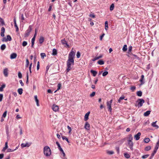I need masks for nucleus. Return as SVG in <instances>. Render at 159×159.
I'll list each match as a JSON object with an SVG mask.
<instances>
[{"instance_id": "1", "label": "nucleus", "mask_w": 159, "mask_h": 159, "mask_svg": "<svg viewBox=\"0 0 159 159\" xmlns=\"http://www.w3.org/2000/svg\"><path fill=\"white\" fill-rule=\"evenodd\" d=\"M43 152L44 155L47 157L50 156L51 154V151L48 146H45L44 147Z\"/></svg>"}, {"instance_id": "2", "label": "nucleus", "mask_w": 159, "mask_h": 159, "mask_svg": "<svg viewBox=\"0 0 159 159\" xmlns=\"http://www.w3.org/2000/svg\"><path fill=\"white\" fill-rule=\"evenodd\" d=\"M66 62L67 66V72H68L72 69V67L71 66H73L74 64V60H71L70 59H68Z\"/></svg>"}, {"instance_id": "3", "label": "nucleus", "mask_w": 159, "mask_h": 159, "mask_svg": "<svg viewBox=\"0 0 159 159\" xmlns=\"http://www.w3.org/2000/svg\"><path fill=\"white\" fill-rule=\"evenodd\" d=\"M144 102V100L142 98L138 99L137 101L138 102L137 106L139 107H142Z\"/></svg>"}, {"instance_id": "4", "label": "nucleus", "mask_w": 159, "mask_h": 159, "mask_svg": "<svg viewBox=\"0 0 159 159\" xmlns=\"http://www.w3.org/2000/svg\"><path fill=\"white\" fill-rule=\"evenodd\" d=\"M75 54V53L73 51L71 50L69 55L68 59H70L71 60H74V58Z\"/></svg>"}, {"instance_id": "5", "label": "nucleus", "mask_w": 159, "mask_h": 159, "mask_svg": "<svg viewBox=\"0 0 159 159\" xmlns=\"http://www.w3.org/2000/svg\"><path fill=\"white\" fill-rule=\"evenodd\" d=\"M32 30V26L31 25H30L28 29L26 31L25 34V37H27L29 36L30 34V33Z\"/></svg>"}, {"instance_id": "6", "label": "nucleus", "mask_w": 159, "mask_h": 159, "mask_svg": "<svg viewBox=\"0 0 159 159\" xmlns=\"http://www.w3.org/2000/svg\"><path fill=\"white\" fill-rule=\"evenodd\" d=\"M141 134V133L139 132L134 136V138L136 140H138L139 139Z\"/></svg>"}, {"instance_id": "7", "label": "nucleus", "mask_w": 159, "mask_h": 159, "mask_svg": "<svg viewBox=\"0 0 159 159\" xmlns=\"http://www.w3.org/2000/svg\"><path fill=\"white\" fill-rule=\"evenodd\" d=\"M53 110L55 111H57L58 110V107L57 105L54 104L52 107Z\"/></svg>"}, {"instance_id": "8", "label": "nucleus", "mask_w": 159, "mask_h": 159, "mask_svg": "<svg viewBox=\"0 0 159 159\" xmlns=\"http://www.w3.org/2000/svg\"><path fill=\"white\" fill-rule=\"evenodd\" d=\"M31 145L30 143H23L21 145V146L22 148H24L25 147H29Z\"/></svg>"}, {"instance_id": "9", "label": "nucleus", "mask_w": 159, "mask_h": 159, "mask_svg": "<svg viewBox=\"0 0 159 159\" xmlns=\"http://www.w3.org/2000/svg\"><path fill=\"white\" fill-rule=\"evenodd\" d=\"M144 75H142L141 76V78L139 80V81L141 82L140 85H143L144 83Z\"/></svg>"}, {"instance_id": "10", "label": "nucleus", "mask_w": 159, "mask_h": 159, "mask_svg": "<svg viewBox=\"0 0 159 159\" xmlns=\"http://www.w3.org/2000/svg\"><path fill=\"white\" fill-rule=\"evenodd\" d=\"M5 31V29L4 27H2L1 28V35L2 37H3L4 36V33Z\"/></svg>"}, {"instance_id": "11", "label": "nucleus", "mask_w": 159, "mask_h": 159, "mask_svg": "<svg viewBox=\"0 0 159 159\" xmlns=\"http://www.w3.org/2000/svg\"><path fill=\"white\" fill-rule=\"evenodd\" d=\"M8 70L7 68H6L4 69L3 74L5 77H7L8 75Z\"/></svg>"}, {"instance_id": "12", "label": "nucleus", "mask_w": 159, "mask_h": 159, "mask_svg": "<svg viewBox=\"0 0 159 159\" xmlns=\"http://www.w3.org/2000/svg\"><path fill=\"white\" fill-rule=\"evenodd\" d=\"M61 42L62 44L63 45H65L67 47H69V45L67 44L66 41L65 40V39L62 40H61Z\"/></svg>"}, {"instance_id": "13", "label": "nucleus", "mask_w": 159, "mask_h": 159, "mask_svg": "<svg viewBox=\"0 0 159 159\" xmlns=\"http://www.w3.org/2000/svg\"><path fill=\"white\" fill-rule=\"evenodd\" d=\"M128 143L129 148L131 149H133V143L132 141H128Z\"/></svg>"}, {"instance_id": "14", "label": "nucleus", "mask_w": 159, "mask_h": 159, "mask_svg": "<svg viewBox=\"0 0 159 159\" xmlns=\"http://www.w3.org/2000/svg\"><path fill=\"white\" fill-rule=\"evenodd\" d=\"M90 112V111H88L87 113H86L85 116H84V120L85 121H87L89 119V114Z\"/></svg>"}, {"instance_id": "15", "label": "nucleus", "mask_w": 159, "mask_h": 159, "mask_svg": "<svg viewBox=\"0 0 159 159\" xmlns=\"http://www.w3.org/2000/svg\"><path fill=\"white\" fill-rule=\"evenodd\" d=\"M17 56V54L15 53H13L11 55L10 58L11 59H14Z\"/></svg>"}, {"instance_id": "16", "label": "nucleus", "mask_w": 159, "mask_h": 159, "mask_svg": "<svg viewBox=\"0 0 159 159\" xmlns=\"http://www.w3.org/2000/svg\"><path fill=\"white\" fill-rule=\"evenodd\" d=\"M89 128L90 125L87 122H86L84 128L87 130H89Z\"/></svg>"}, {"instance_id": "17", "label": "nucleus", "mask_w": 159, "mask_h": 159, "mask_svg": "<svg viewBox=\"0 0 159 159\" xmlns=\"http://www.w3.org/2000/svg\"><path fill=\"white\" fill-rule=\"evenodd\" d=\"M35 101L36 102V105L37 106H39V101L37 98V95H35L34 96Z\"/></svg>"}, {"instance_id": "18", "label": "nucleus", "mask_w": 159, "mask_h": 159, "mask_svg": "<svg viewBox=\"0 0 159 159\" xmlns=\"http://www.w3.org/2000/svg\"><path fill=\"white\" fill-rule=\"evenodd\" d=\"M107 106L108 109H109L110 111L111 112L112 110V109L111 107V104L110 103H109L107 102Z\"/></svg>"}, {"instance_id": "19", "label": "nucleus", "mask_w": 159, "mask_h": 159, "mask_svg": "<svg viewBox=\"0 0 159 159\" xmlns=\"http://www.w3.org/2000/svg\"><path fill=\"white\" fill-rule=\"evenodd\" d=\"M157 121H156L155 122H153L152 124V126L153 127H155L156 129H158L159 128L158 126L156 124V123Z\"/></svg>"}, {"instance_id": "20", "label": "nucleus", "mask_w": 159, "mask_h": 159, "mask_svg": "<svg viewBox=\"0 0 159 159\" xmlns=\"http://www.w3.org/2000/svg\"><path fill=\"white\" fill-rule=\"evenodd\" d=\"M90 72L92 74L93 76L94 77L97 74V72L96 71L93 70H91Z\"/></svg>"}, {"instance_id": "21", "label": "nucleus", "mask_w": 159, "mask_h": 159, "mask_svg": "<svg viewBox=\"0 0 159 159\" xmlns=\"http://www.w3.org/2000/svg\"><path fill=\"white\" fill-rule=\"evenodd\" d=\"M44 40V38L42 36H41L39 39V42L41 44L43 42Z\"/></svg>"}, {"instance_id": "22", "label": "nucleus", "mask_w": 159, "mask_h": 159, "mask_svg": "<svg viewBox=\"0 0 159 159\" xmlns=\"http://www.w3.org/2000/svg\"><path fill=\"white\" fill-rule=\"evenodd\" d=\"M150 111H148L144 113L143 115L145 116H147L150 114Z\"/></svg>"}, {"instance_id": "23", "label": "nucleus", "mask_w": 159, "mask_h": 159, "mask_svg": "<svg viewBox=\"0 0 159 159\" xmlns=\"http://www.w3.org/2000/svg\"><path fill=\"white\" fill-rule=\"evenodd\" d=\"M56 144H57V145L58 146V148L59 149V150L60 151H62V149L61 148L59 142L57 141L56 142Z\"/></svg>"}, {"instance_id": "24", "label": "nucleus", "mask_w": 159, "mask_h": 159, "mask_svg": "<svg viewBox=\"0 0 159 159\" xmlns=\"http://www.w3.org/2000/svg\"><path fill=\"white\" fill-rule=\"evenodd\" d=\"M105 29L106 30H107L108 29V22L107 21H106L105 22Z\"/></svg>"}, {"instance_id": "25", "label": "nucleus", "mask_w": 159, "mask_h": 159, "mask_svg": "<svg viewBox=\"0 0 159 159\" xmlns=\"http://www.w3.org/2000/svg\"><path fill=\"white\" fill-rule=\"evenodd\" d=\"M17 91L19 94L21 95L23 93V89L22 88H19L18 89Z\"/></svg>"}, {"instance_id": "26", "label": "nucleus", "mask_w": 159, "mask_h": 159, "mask_svg": "<svg viewBox=\"0 0 159 159\" xmlns=\"http://www.w3.org/2000/svg\"><path fill=\"white\" fill-rule=\"evenodd\" d=\"M57 54V50L56 49H53L52 50V55L55 56Z\"/></svg>"}, {"instance_id": "27", "label": "nucleus", "mask_w": 159, "mask_h": 159, "mask_svg": "<svg viewBox=\"0 0 159 159\" xmlns=\"http://www.w3.org/2000/svg\"><path fill=\"white\" fill-rule=\"evenodd\" d=\"M6 86V85L5 84H3L1 86V87H0V92H2L3 91V89L4 88H5Z\"/></svg>"}, {"instance_id": "28", "label": "nucleus", "mask_w": 159, "mask_h": 159, "mask_svg": "<svg viewBox=\"0 0 159 159\" xmlns=\"http://www.w3.org/2000/svg\"><path fill=\"white\" fill-rule=\"evenodd\" d=\"M35 38H33L31 40V47L33 48L34 43V41Z\"/></svg>"}, {"instance_id": "29", "label": "nucleus", "mask_w": 159, "mask_h": 159, "mask_svg": "<svg viewBox=\"0 0 159 159\" xmlns=\"http://www.w3.org/2000/svg\"><path fill=\"white\" fill-rule=\"evenodd\" d=\"M98 63L99 65H102L104 64V62L102 60H100L98 61Z\"/></svg>"}, {"instance_id": "30", "label": "nucleus", "mask_w": 159, "mask_h": 159, "mask_svg": "<svg viewBox=\"0 0 159 159\" xmlns=\"http://www.w3.org/2000/svg\"><path fill=\"white\" fill-rule=\"evenodd\" d=\"M124 156L125 157L127 158H129L130 157V155L127 153H124Z\"/></svg>"}, {"instance_id": "31", "label": "nucleus", "mask_w": 159, "mask_h": 159, "mask_svg": "<svg viewBox=\"0 0 159 159\" xmlns=\"http://www.w3.org/2000/svg\"><path fill=\"white\" fill-rule=\"evenodd\" d=\"M6 48V46L5 44H2L1 46V49L2 50H4Z\"/></svg>"}, {"instance_id": "32", "label": "nucleus", "mask_w": 159, "mask_h": 159, "mask_svg": "<svg viewBox=\"0 0 159 159\" xmlns=\"http://www.w3.org/2000/svg\"><path fill=\"white\" fill-rule=\"evenodd\" d=\"M142 92L140 91H138L137 92V95L138 96H139V97H141L142 96Z\"/></svg>"}, {"instance_id": "33", "label": "nucleus", "mask_w": 159, "mask_h": 159, "mask_svg": "<svg viewBox=\"0 0 159 159\" xmlns=\"http://www.w3.org/2000/svg\"><path fill=\"white\" fill-rule=\"evenodd\" d=\"M62 138L63 140H65L68 143H69V141L68 139L65 136H62Z\"/></svg>"}, {"instance_id": "34", "label": "nucleus", "mask_w": 159, "mask_h": 159, "mask_svg": "<svg viewBox=\"0 0 159 159\" xmlns=\"http://www.w3.org/2000/svg\"><path fill=\"white\" fill-rule=\"evenodd\" d=\"M127 46L126 45H124L123 47L122 48V50L124 51H127Z\"/></svg>"}, {"instance_id": "35", "label": "nucleus", "mask_w": 159, "mask_h": 159, "mask_svg": "<svg viewBox=\"0 0 159 159\" xmlns=\"http://www.w3.org/2000/svg\"><path fill=\"white\" fill-rule=\"evenodd\" d=\"M40 55L41 56V58L43 59L44 57H46V55L45 53H42L40 54Z\"/></svg>"}, {"instance_id": "36", "label": "nucleus", "mask_w": 159, "mask_h": 159, "mask_svg": "<svg viewBox=\"0 0 159 159\" xmlns=\"http://www.w3.org/2000/svg\"><path fill=\"white\" fill-rule=\"evenodd\" d=\"M114 4H112L111 5L110 8V11H112L114 9Z\"/></svg>"}, {"instance_id": "37", "label": "nucleus", "mask_w": 159, "mask_h": 159, "mask_svg": "<svg viewBox=\"0 0 159 159\" xmlns=\"http://www.w3.org/2000/svg\"><path fill=\"white\" fill-rule=\"evenodd\" d=\"M61 84L60 83H59L57 85V87H58V88H57V89L54 92L55 93L57 91V90H59V89H60L61 88Z\"/></svg>"}, {"instance_id": "38", "label": "nucleus", "mask_w": 159, "mask_h": 159, "mask_svg": "<svg viewBox=\"0 0 159 159\" xmlns=\"http://www.w3.org/2000/svg\"><path fill=\"white\" fill-rule=\"evenodd\" d=\"M150 141V139L148 138H146L144 140V142L145 143H148Z\"/></svg>"}, {"instance_id": "39", "label": "nucleus", "mask_w": 159, "mask_h": 159, "mask_svg": "<svg viewBox=\"0 0 159 159\" xmlns=\"http://www.w3.org/2000/svg\"><path fill=\"white\" fill-rule=\"evenodd\" d=\"M26 64L25 65V66L26 67H28L29 64V61L28 59H27L26 60Z\"/></svg>"}, {"instance_id": "40", "label": "nucleus", "mask_w": 159, "mask_h": 159, "mask_svg": "<svg viewBox=\"0 0 159 159\" xmlns=\"http://www.w3.org/2000/svg\"><path fill=\"white\" fill-rule=\"evenodd\" d=\"M151 149V147L150 146H147L145 147V150L146 151H148L150 150Z\"/></svg>"}, {"instance_id": "41", "label": "nucleus", "mask_w": 159, "mask_h": 159, "mask_svg": "<svg viewBox=\"0 0 159 159\" xmlns=\"http://www.w3.org/2000/svg\"><path fill=\"white\" fill-rule=\"evenodd\" d=\"M7 41H10L11 40V36L9 35H7Z\"/></svg>"}, {"instance_id": "42", "label": "nucleus", "mask_w": 159, "mask_h": 159, "mask_svg": "<svg viewBox=\"0 0 159 159\" xmlns=\"http://www.w3.org/2000/svg\"><path fill=\"white\" fill-rule=\"evenodd\" d=\"M133 139V137L131 134L129 135L128 141H132Z\"/></svg>"}, {"instance_id": "43", "label": "nucleus", "mask_w": 159, "mask_h": 159, "mask_svg": "<svg viewBox=\"0 0 159 159\" xmlns=\"http://www.w3.org/2000/svg\"><path fill=\"white\" fill-rule=\"evenodd\" d=\"M159 146V140H158V141L157 143L156 146L155 147V149L157 150V149L158 148Z\"/></svg>"}, {"instance_id": "44", "label": "nucleus", "mask_w": 159, "mask_h": 159, "mask_svg": "<svg viewBox=\"0 0 159 159\" xmlns=\"http://www.w3.org/2000/svg\"><path fill=\"white\" fill-rule=\"evenodd\" d=\"M157 150L155 149H154V150L153 152L151 154V156L152 157H153L154 156L155 154L156 153Z\"/></svg>"}, {"instance_id": "45", "label": "nucleus", "mask_w": 159, "mask_h": 159, "mask_svg": "<svg viewBox=\"0 0 159 159\" xmlns=\"http://www.w3.org/2000/svg\"><path fill=\"white\" fill-rule=\"evenodd\" d=\"M108 74V72L107 71H105L103 72L102 73V75L103 76H105Z\"/></svg>"}, {"instance_id": "46", "label": "nucleus", "mask_w": 159, "mask_h": 159, "mask_svg": "<svg viewBox=\"0 0 159 159\" xmlns=\"http://www.w3.org/2000/svg\"><path fill=\"white\" fill-rule=\"evenodd\" d=\"M29 82V74L28 73H27V75H26V83L28 84Z\"/></svg>"}, {"instance_id": "47", "label": "nucleus", "mask_w": 159, "mask_h": 159, "mask_svg": "<svg viewBox=\"0 0 159 159\" xmlns=\"http://www.w3.org/2000/svg\"><path fill=\"white\" fill-rule=\"evenodd\" d=\"M18 76L20 79H21L22 78V75L20 72H19L18 73Z\"/></svg>"}, {"instance_id": "48", "label": "nucleus", "mask_w": 159, "mask_h": 159, "mask_svg": "<svg viewBox=\"0 0 159 159\" xmlns=\"http://www.w3.org/2000/svg\"><path fill=\"white\" fill-rule=\"evenodd\" d=\"M27 43L25 41H24L23 42L22 46L24 47H25L27 45Z\"/></svg>"}, {"instance_id": "49", "label": "nucleus", "mask_w": 159, "mask_h": 159, "mask_svg": "<svg viewBox=\"0 0 159 159\" xmlns=\"http://www.w3.org/2000/svg\"><path fill=\"white\" fill-rule=\"evenodd\" d=\"M149 156V154H147L146 155H143L142 157V158L143 159H145L148 157Z\"/></svg>"}, {"instance_id": "50", "label": "nucleus", "mask_w": 159, "mask_h": 159, "mask_svg": "<svg viewBox=\"0 0 159 159\" xmlns=\"http://www.w3.org/2000/svg\"><path fill=\"white\" fill-rule=\"evenodd\" d=\"M80 53L79 51L77 52V53L76 56L77 58H80Z\"/></svg>"}, {"instance_id": "51", "label": "nucleus", "mask_w": 159, "mask_h": 159, "mask_svg": "<svg viewBox=\"0 0 159 159\" xmlns=\"http://www.w3.org/2000/svg\"><path fill=\"white\" fill-rule=\"evenodd\" d=\"M20 18L21 20V21L23 22V20H24L23 14H22L21 15Z\"/></svg>"}, {"instance_id": "52", "label": "nucleus", "mask_w": 159, "mask_h": 159, "mask_svg": "<svg viewBox=\"0 0 159 159\" xmlns=\"http://www.w3.org/2000/svg\"><path fill=\"white\" fill-rule=\"evenodd\" d=\"M0 21L2 25H4L5 24L3 20L1 17H0Z\"/></svg>"}, {"instance_id": "53", "label": "nucleus", "mask_w": 159, "mask_h": 159, "mask_svg": "<svg viewBox=\"0 0 159 159\" xmlns=\"http://www.w3.org/2000/svg\"><path fill=\"white\" fill-rule=\"evenodd\" d=\"M95 92H93L92 93H91L90 94V96L91 97H93L95 95Z\"/></svg>"}, {"instance_id": "54", "label": "nucleus", "mask_w": 159, "mask_h": 159, "mask_svg": "<svg viewBox=\"0 0 159 159\" xmlns=\"http://www.w3.org/2000/svg\"><path fill=\"white\" fill-rule=\"evenodd\" d=\"M7 113V111H5L4 112V113H3L2 116L4 117V118H5L6 116Z\"/></svg>"}, {"instance_id": "55", "label": "nucleus", "mask_w": 159, "mask_h": 159, "mask_svg": "<svg viewBox=\"0 0 159 159\" xmlns=\"http://www.w3.org/2000/svg\"><path fill=\"white\" fill-rule=\"evenodd\" d=\"M14 24L15 27H17V26L16 25V19L15 18H14Z\"/></svg>"}, {"instance_id": "56", "label": "nucleus", "mask_w": 159, "mask_h": 159, "mask_svg": "<svg viewBox=\"0 0 159 159\" xmlns=\"http://www.w3.org/2000/svg\"><path fill=\"white\" fill-rule=\"evenodd\" d=\"M107 153L111 155L114 154V152L112 151H108L107 152Z\"/></svg>"}, {"instance_id": "57", "label": "nucleus", "mask_w": 159, "mask_h": 159, "mask_svg": "<svg viewBox=\"0 0 159 159\" xmlns=\"http://www.w3.org/2000/svg\"><path fill=\"white\" fill-rule=\"evenodd\" d=\"M3 97V95L2 94H0V102L2 101Z\"/></svg>"}, {"instance_id": "58", "label": "nucleus", "mask_w": 159, "mask_h": 159, "mask_svg": "<svg viewBox=\"0 0 159 159\" xmlns=\"http://www.w3.org/2000/svg\"><path fill=\"white\" fill-rule=\"evenodd\" d=\"M105 35V34L103 33L102 35L100 36V40L101 41L102 40V38Z\"/></svg>"}, {"instance_id": "59", "label": "nucleus", "mask_w": 159, "mask_h": 159, "mask_svg": "<svg viewBox=\"0 0 159 159\" xmlns=\"http://www.w3.org/2000/svg\"><path fill=\"white\" fill-rule=\"evenodd\" d=\"M67 128L69 130V133H70L71 131V129L69 125H68L67 126Z\"/></svg>"}, {"instance_id": "60", "label": "nucleus", "mask_w": 159, "mask_h": 159, "mask_svg": "<svg viewBox=\"0 0 159 159\" xmlns=\"http://www.w3.org/2000/svg\"><path fill=\"white\" fill-rule=\"evenodd\" d=\"M116 149L117 152V153H119V152H120V150H119V147H116Z\"/></svg>"}, {"instance_id": "61", "label": "nucleus", "mask_w": 159, "mask_h": 159, "mask_svg": "<svg viewBox=\"0 0 159 159\" xmlns=\"http://www.w3.org/2000/svg\"><path fill=\"white\" fill-rule=\"evenodd\" d=\"M7 38H6L5 37H4L2 38V41L3 42H7Z\"/></svg>"}, {"instance_id": "62", "label": "nucleus", "mask_w": 159, "mask_h": 159, "mask_svg": "<svg viewBox=\"0 0 159 159\" xmlns=\"http://www.w3.org/2000/svg\"><path fill=\"white\" fill-rule=\"evenodd\" d=\"M14 151V149L12 150L10 148L8 149L7 150V152H13Z\"/></svg>"}, {"instance_id": "63", "label": "nucleus", "mask_w": 159, "mask_h": 159, "mask_svg": "<svg viewBox=\"0 0 159 159\" xmlns=\"http://www.w3.org/2000/svg\"><path fill=\"white\" fill-rule=\"evenodd\" d=\"M5 148H6L7 149L8 148V143L7 142H6L5 143V147H4Z\"/></svg>"}, {"instance_id": "64", "label": "nucleus", "mask_w": 159, "mask_h": 159, "mask_svg": "<svg viewBox=\"0 0 159 159\" xmlns=\"http://www.w3.org/2000/svg\"><path fill=\"white\" fill-rule=\"evenodd\" d=\"M4 154H0V159H2L3 157Z\"/></svg>"}]
</instances>
